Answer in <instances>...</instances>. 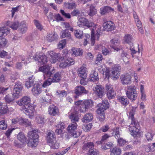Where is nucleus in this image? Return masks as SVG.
Returning <instances> with one entry per match:
<instances>
[{
    "instance_id": "obj_60",
    "label": "nucleus",
    "mask_w": 155,
    "mask_h": 155,
    "mask_svg": "<svg viewBox=\"0 0 155 155\" xmlns=\"http://www.w3.org/2000/svg\"><path fill=\"white\" fill-rule=\"evenodd\" d=\"M94 28H92L91 30V45L92 46H93L94 44Z\"/></svg>"
},
{
    "instance_id": "obj_8",
    "label": "nucleus",
    "mask_w": 155,
    "mask_h": 155,
    "mask_svg": "<svg viewBox=\"0 0 155 155\" xmlns=\"http://www.w3.org/2000/svg\"><path fill=\"white\" fill-rule=\"evenodd\" d=\"M77 126L76 123H72L69 125L67 128L69 133L74 137H77L80 135L79 133L76 131Z\"/></svg>"
},
{
    "instance_id": "obj_52",
    "label": "nucleus",
    "mask_w": 155,
    "mask_h": 155,
    "mask_svg": "<svg viewBox=\"0 0 155 155\" xmlns=\"http://www.w3.org/2000/svg\"><path fill=\"white\" fill-rule=\"evenodd\" d=\"M103 59L102 56L101 54H98L95 61V63L97 65L100 64L102 60Z\"/></svg>"
},
{
    "instance_id": "obj_35",
    "label": "nucleus",
    "mask_w": 155,
    "mask_h": 155,
    "mask_svg": "<svg viewBox=\"0 0 155 155\" xmlns=\"http://www.w3.org/2000/svg\"><path fill=\"white\" fill-rule=\"evenodd\" d=\"M110 151V155H120L121 153V149L116 147L111 148Z\"/></svg>"
},
{
    "instance_id": "obj_61",
    "label": "nucleus",
    "mask_w": 155,
    "mask_h": 155,
    "mask_svg": "<svg viewBox=\"0 0 155 155\" xmlns=\"http://www.w3.org/2000/svg\"><path fill=\"white\" fill-rule=\"evenodd\" d=\"M20 7V6L19 5L15 8H12L11 10V12H12V17H13L14 16L15 12H18V9Z\"/></svg>"
},
{
    "instance_id": "obj_24",
    "label": "nucleus",
    "mask_w": 155,
    "mask_h": 155,
    "mask_svg": "<svg viewBox=\"0 0 155 155\" xmlns=\"http://www.w3.org/2000/svg\"><path fill=\"white\" fill-rule=\"evenodd\" d=\"M71 53L72 55H74L75 56H80L82 55L83 51L79 48H73L71 49Z\"/></svg>"
},
{
    "instance_id": "obj_30",
    "label": "nucleus",
    "mask_w": 155,
    "mask_h": 155,
    "mask_svg": "<svg viewBox=\"0 0 155 155\" xmlns=\"http://www.w3.org/2000/svg\"><path fill=\"white\" fill-rule=\"evenodd\" d=\"M113 48L117 51H118L120 50L122 51V53L121 54V56L124 62H125V61H127V59L130 57L129 55L126 52L122 51L121 49L114 47Z\"/></svg>"
},
{
    "instance_id": "obj_26",
    "label": "nucleus",
    "mask_w": 155,
    "mask_h": 155,
    "mask_svg": "<svg viewBox=\"0 0 155 155\" xmlns=\"http://www.w3.org/2000/svg\"><path fill=\"white\" fill-rule=\"evenodd\" d=\"M78 75L81 78H85L87 77V73L86 68L84 66L81 67L78 69Z\"/></svg>"
},
{
    "instance_id": "obj_7",
    "label": "nucleus",
    "mask_w": 155,
    "mask_h": 155,
    "mask_svg": "<svg viewBox=\"0 0 155 155\" xmlns=\"http://www.w3.org/2000/svg\"><path fill=\"white\" fill-rule=\"evenodd\" d=\"M77 24L79 27L86 26L88 28L93 27V28H95V24L92 22L89 21L87 19L85 18H80L78 20Z\"/></svg>"
},
{
    "instance_id": "obj_29",
    "label": "nucleus",
    "mask_w": 155,
    "mask_h": 155,
    "mask_svg": "<svg viewBox=\"0 0 155 155\" xmlns=\"http://www.w3.org/2000/svg\"><path fill=\"white\" fill-rule=\"evenodd\" d=\"M93 118V117L92 114L87 113L84 116L82 119V121L84 123H87L91 120Z\"/></svg>"
},
{
    "instance_id": "obj_10",
    "label": "nucleus",
    "mask_w": 155,
    "mask_h": 155,
    "mask_svg": "<svg viewBox=\"0 0 155 155\" xmlns=\"http://www.w3.org/2000/svg\"><path fill=\"white\" fill-rule=\"evenodd\" d=\"M97 106L99 108L97 109L96 112L97 114H100L102 112L106 110L109 107V104L108 101L104 100L102 103L98 104Z\"/></svg>"
},
{
    "instance_id": "obj_4",
    "label": "nucleus",
    "mask_w": 155,
    "mask_h": 155,
    "mask_svg": "<svg viewBox=\"0 0 155 155\" xmlns=\"http://www.w3.org/2000/svg\"><path fill=\"white\" fill-rule=\"evenodd\" d=\"M54 132L49 131L48 133L47 140L48 143L51 147L53 149L58 148L59 146L58 143H57L56 138L54 137Z\"/></svg>"
},
{
    "instance_id": "obj_14",
    "label": "nucleus",
    "mask_w": 155,
    "mask_h": 155,
    "mask_svg": "<svg viewBox=\"0 0 155 155\" xmlns=\"http://www.w3.org/2000/svg\"><path fill=\"white\" fill-rule=\"evenodd\" d=\"M88 91L86 90L85 88L82 86H78L75 88L74 93L77 96H80L82 94H87Z\"/></svg>"
},
{
    "instance_id": "obj_34",
    "label": "nucleus",
    "mask_w": 155,
    "mask_h": 155,
    "mask_svg": "<svg viewBox=\"0 0 155 155\" xmlns=\"http://www.w3.org/2000/svg\"><path fill=\"white\" fill-rule=\"evenodd\" d=\"M90 77L91 80L93 82L97 81L99 80L98 74L97 72L94 71L91 72Z\"/></svg>"
},
{
    "instance_id": "obj_55",
    "label": "nucleus",
    "mask_w": 155,
    "mask_h": 155,
    "mask_svg": "<svg viewBox=\"0 0 155 155\" xmlns=\"http://www.w3.org/2000/svg\"><path fill=\"white\" fill-rule=\"evenodd\" d=\"M65 60L68 66L73 65L74 63V60L70 58H68Z\"/></svg>"
},
{
    "instance_id": "obj_59",
    "label": "nucleus",
    "mask_w": 155,
    "mask_h": 155,
    "mask_svg": "<svg viewBox=\"0 0 155 155\" xmlns=\"http://www.w3.org/2000/svg\"><path fill=\"white\" fill-rule=\"evenodd\" d=\"M7 125L4 120L0 121V128L2 130H5L7 127Z\"/></svg>"
},
{
    "instance_id": "obj_22",
    "label": "nucleus",
    "mask_w": 155,
    "mask_h": 155,
    "mask_svg": "<svg viewBox=\"0 0 155 155\" xmlns=\"http://www.w3.org/2000/svg\"><path fill=\"white\" fill-rule=\"evenodd\" d=\"M58 111V108L54 105H51L48 110L49 113L52 116H55L57 114Z\"/></svg>"
},
{
    "instance_id": "obj_31",
    "label": "nucleus",
    "mask_w": 155,
    "mask_h": 155,
    "mask_svg": "<svg viewBox=\"0 0 155 155\" xmlns=\"http://www.w3.org/2000/svg\"><path fill=\"white\" fill-rule=\"evenodd\" d=\"M62 58L61 57L60 54L57 53L54 54V55L50 58V61L51 63H54L57 61H60L62 60Z\"/></svg>"
},
{
    "instance_id": "obj_54",
    "label": "nucleus",
    "mask_w": 155,
    "mask_h": 155,
    "mask_svg": "<svg viewBox=\"0 0 155 155\" xmlns=\"http://www.w3.org/2000/svg\"><path fill=\"white\" fill-rule=\"evenodd\" d=\"M98 115L99 119L100 121H103L105 118V114L104 112L101 113L100 114H97Z\"/></svg>"
},
{
    "instance_id": "obj_64",
    "label": "nucleus",
    "mask_w": 155,
    "mask_h": 155,
    "mask_svg": "<svg viewBox=\"0 0 155 155\" xmlns=\"http://www.w3.org/2000/svg\"><path fill=\"white\" fill-rule=\"evenodd\" d=\"M7 44L6 39L4 38H0V47L5 46Z\"/></svg>"
},
{
    "instance_id": "obj_12",
    "label": "nucleus",
    "mask_w": 155,
    "mask_h": 155,
    "mask_svg": "<svg viewBox=\"0 0 155 155\" xmlns=\"http://www.w3.org/2000/svg\"><path fill=\"white\" fill-rule=\"evenodd\" d=\"M34 58L35 61H38L41 64L46 63L48 61L47 57L45 55L42 54L41 53L40 54L38 52L36 53Z\"/></svg>"
},
{
    "instance_id": "obj_53",
    "label": "nucleus",
    "mask_w": 155,
    "mask_h": 155,
    "mask_svg": "<svg viewBox=\"0 0 155 155\" xmlns=\"http://www.w3.org/2000/svg\"><path fill=\"white\" fill-rule=\"evenodd\" d=\"M53 81H51V78H49L47 80L45 81L42 85L43 87H45L50 85Z\"/></svg>"
},
{
    "instance_id": "obj_42",
    "label": "nucleus",
    "mask_w": 155,
    "mask_h": 155,
    "mask_svg": "<svg viewBox=\"0 0 155 155\" xmlns=\"http://www.w3.org/2000/svg\"><path fill=\"white\" fill-rule=\"evenodd\" d=\"M19 29L22 33H25L27 29V26L23 22H21L19 26Z\"/></svg>"
},
{
    "instance_id": "obj_46",
    "label": "nucleus",
    "mask_w": 155,
    "mask_h": 155,
    "mask_svg": "<svg viewBox=\"0 0 155 155\" xmlns=\"http://www.w3.org/2000/svg\"><path fill=\"white\" fill-rule=\"evenodd\" d=\"M47 40L48 41L51 42L54 41L57 38V36L54 34H48L47 36Z\"/></svg>"
},
{
    "instance_id": "obj_58",
    "label": "nucleus",
    "mask_w": 155,
    "mask_h": 155,
    "mask_svg": "<svg viewBox=\"0 0 155 155\" xmlns=\"http://www.w3.org/2000/svg\"><path fill=\"white\" fill-rule=\"evenodd\" d=\"M60 13L65 18H71V16L70 14L69 13H66L64 10H60Z\"/></svg>"
},
{
    "instance_id": "obj_27",
    "label": "nucleus",
    "mask_w": 155,
    "mask_h": 155,
    "mask_svg": "<svg viewBox=\"0 0 155 155\" xmlns=\"http://www.w3.org/2000/svg\"><path fill=\"white\" fill-rule=\"evenodd\" d=\"M8 111V110L6 104L0 102V114H5Z\"/></svg>"
},
{
    "instance_id": "obj_32",
    "label": "nucleus",
    "mask_w": 155,
    "mask_h": 155,
    "mask_svg": "<svg viewBox=\"0 0 155 155\" xmlns=\"http://www.w3.org/2000/svg\"><path fill=\"white\" fill-rule=\"evenodd\" d=\"M69 117L73 123H76V122L78 121L79 119L78 115L75 112L71 113L69 115Z\"/></svg>"
},
{
    "instance_id": "obj_57",
    "label": "nucleus",
    "mask_w": 155,
    "mask_h": 155,
    "mask_svg": "<svg viewBox=\"0 0 155 155\" xmlns=\"http://www.w3.org/2000/svg\"><path fill=\"white\" fill-rule=\"evenodd\" d=\"M113 144L111 143H108L105 145H102L101 148L102 149H104V150L108 149L113 146Z\"/></svg>"
},
{
    "instance_id": "obj_44",
    "label": "nucleus",
    "mask_w": 155,
    "mask_h": 155,
    "mask_svg": "<svg viewBox=\"0 0 155 155\" xmlns=\"http://www.w3.org/2000/svg\"><path fill=\"white\" fill-rule=\"evenodd\" d=\"M75 37L78 39H81L83 37V31L79 30H75L74 32Z\"/></svg>"
},
{
    "instance_id": "obj_2",
    "label": "nucleus",
    "mask_w": 155,
    "mask_h": 155,
    "mask_svg": "<svg viewBox=\"0 0 155 155\" xmlns=\"http://www.w3.org/2000/svg\"><path fill=\"white\" fill-rule=\"evenodd\" d=\"M135 109V108H133L129 113V118H131L132 121L131 124L130 125L129 130L131 135L134 137H140V134L138 128L139 124L137 121L135 120L134 117Z\"/></svg>"
},
{
    "instance_id": "obj_56",
    "label": "nucleus",
    "mask_w": 155,
    "mask_h": 155,
    "mask_svg": "<svg viewBox=\"0 0 155 155\" xmlns=\"http://www.w3.org/2000/svg\"><path fill=\"white\" fill-rule=\"evenodd\" d=\"M117 142L120 146H122L125 144L126 141L122 138H120L118 139Z\"/></svg>"
},
{
    "instance_id": "obj_62",
    "label": "nucleus",
    "mask_w": 155,
    "mask_h": 155,
    "mask_svg": "<svg viewBox=\"0 0 155 155\" xmlns=\"http://www.w3.org/2000/svg\"><path fill=\"white\" fill-rule=\"evenodd\" d=\"M110 128L108 125L106 124L100 128V130L103 132H107Z\"/></svg>"
},
{
    "instance_id": "obj_40",
    "label": "nucleus",
    "mask_w": 155,
    "mask_h": 155,
    "mask_svg": "<svg viewBox=\"0 0 155 155\" xmlns=\"http://www.w3.org/2000/svg\"><path fill=\"white\" fill-rule=\"evenodd\" d=\"M61 37L64 38H70L71 36V33L69 31L68 29H66L62 31L60 33Z\"/></svg>"
},
{
    "instance_id": "obj_45",
    "label": "nucleus",
    "mask_w": 155,
    "mask_h": 155,
    "mask_svg": "<svg viewBox=\"0 0 155 155\" xmlns=\"http://www.w3.org/2000/svg\"><path fill=\"white\" fill-rule=\"evenodd\" d=\"M112 134L116 138H118L120 137V133L118 127L114 128L113 129Z\"/></svg>"
},
{
    "instance_id": "obj_13",
    "label": "nucleus",
    "mask_w": 155,
    "mask_h": 155,
    "mask_svg": "<svg viewBox=\"0 0 155 155\" xmlns=\"http://www.w3.org/2000/svg\"><path fill=\"white\" fill-rule=\"evenodd\" d=\"M121 70V67L118 65H115L112 68L111 76L114 79H117L119 76V72Z\"/></svg>"
},
{
    "instance_id": "obj_17",
    "label": "nucleus",
    "mask_w": 155,
    "mask_h": 155,
    "mask_svg": "<svg viewBox=\"0 0 155 155\" xmlns=\"http://www.w3.org/2000/svg\"><path fill=\"white\" fill-rule=\"evenodd\" d=\"M104 28L105 30L111 31L114 29L115 25L111 21H109L104 24Z\"/></svg>"
},
{
    "instance_id": "obj_6",
    "label": "nucleus",
    "mask_w": 155,
    "mask_h": 155,
    "mask_svg": "<svg viewBox=\"0 0 155 155\" xmlns=\"http://www.w3.org/2000/svg\"><path fill=\"white\" fill-rule=\"evenodd\" d=\"M39 71L43 73V76L44 79L51 76L54 72V68L53 67H50L48 65L40 67L39 68Z\"/></svg>"
},
{
    "instance_id": "obj_41",
    "label": "nucleus",
    "mask_w": 155,
    "mask_h": 155,
    "mask_svg": "<svg viewBox=\"0 0 155 155\" xmlns=\"http://www.w3.org/2000/svg\"><path fill=\"white\" fill-rule=\"evenodd\" d=\"M64 6L66 8L68 9H72L75 8L77 5L74 2L71 3L65 2Z\"/></svg>"
},
{
    "instance_id": "obj_5",
    "label": "nucleus",
    "mask_w": 155,
    "mask_h": 155,
    "mask_svg": "<svg viewBox=\"0 0 155 155\" xmlns=\"http://www.w3.org/2000/svg\"><path fill=\"white\" fill-rule=\"evenodd\" d=\"M126 94L128 98L132 101L136 100L137 96V94L136 90V87L133 85L127 86V91Z\"/></svg>"
},
{
    "instance_id": "obj_3",
    "label": "nucleus",
    "mask_w": 155,
    "mask_h": 155,
    "mask_svg": "<svg viewBox=\"0 0 155 155\" xmlns=\"http://www.w3.org/2000/svg\"><path fill=\"white\" fill-rule=\"evenodd\" d=\"M38 135L37 130H32L28 132L27 134L28 140L27 143L29 147H36L38 143Z\"/></svg>"
},
{
    "instance_id": "obj_51",
    "label": "nucleus",
    "mask_w": 155,
    "mask_h": 155,
    "mask_svg": "<svg viewBox=\"0 0 155 155\" xmlns=\"http://www.w3.org/2000/svg\"><path fill=\"white\" fill-rule=\"evenodd\" d=\"M99 152L96 149H92L89 152L88 154L89 155H98Z\"/></svg>"
},
{
    "instance_id": "obj_39",
    "label": "nucleus",
    "mask_w": 155,
    "mask_h": 155,
    "mask_svg": "<svg viewBox=\"0 0 155 155\" xmlns=\"http://www.w3.org/2000/svg\"><path fill=\"white\" fill-rule=\"evenodd\" d=\"M61 73L57 72L54 75L52 78L51 79V81L53 82H58L61 79Z\"/></svg>"
},
{
    "instance_id": "obj_49",
    "label": "nucleus",
    "mask_w": 155,
    "mask_h": 155,
    "mask_svg": "<svg viewBox=\"0 0 155 155\" xmlns=\"http://www.w3.org/2000/svg\"><path fill=\"white\" fill-rule=\"evenodd\" d=\"M56 93L57 96L59 97H63L64 96H66L67 94L66 91L64 90L57 91H56Z\"/></svg>"
},
{
    "instance_id": "obj_23",
    "label": "nucleus",
    "mask_w": 155,
    "mask_h": 155,
    "mask_svg": "<svg viewBox=\"0 0 155 155\" xmlns=\"http://www.w3.org/2000/svg\"><path fill=\"white\" fill-rule=\"evenodd\" d=\"M14 94L13 92V94H8L6 95L4 97V99L5 101L7 103L9 104L13 101L15 98L17 96L16 94Z\"/></svg>"
},
{
    "instance_id": "obj_21",
    "label": "nucleus",
    "mask_w": 155,
    "mask_h": 155,
    "mask_svg": "<svg viewBox=\"0 0 155 155\" xmlns=\"http://www.w3.org/2000/svg\"><path fill=\"white\" fill-rule=\"evenodd\" d=\"M96 94L100 97L103 96L104 93V89L101 85H97L95 87Z\"/></svg>"
},
{
    "instance_id": "obj_43",
    "label": "nucleus",
    "mask_w": 155,
    "mask_h": 155,
    "mask_svg": "<svg viewBox=\"0 0 155 155\" xmlns=\"http://www.w3.org/2000/svg\"><path fill=\"white\" fill-rule=\"evenodd\" d=\"M17 138L21 142L24 143L26 141V138L24 134L21 133H19L17 136Z\"/></svg>"
},
{
    "instance_id": "obj_20",
    "label": "nucleus",
    "mask_w": 155,
    "mask_h": 155,
    "mask_svg": "<svg viewBox=\"0 0 155 155\" xmlns=\"http://www.w3.org/2000/svg\"><path fill=\"white\" fill-rule=\"evenodd\" d=\"M31 91L35 95H37L40 94L41 92V90L39 85L35 84L31 90Z\"/></svg>"
},
{
    "instance_id": "obj_19",
    "label": "nucleus",
    "mask_w": 155,
    "mask_h": 155,
    "mask_svg": "<svg viewBox=\"0 0 155 155\" xmlns=\"http://www.w3.org/2000/svg\"><path fill=\"white\" fill-rule=\"evenodd\" d=\"M94 144L93 142H88L84 144L82 149L84 150H88L89 152L91 150L94 149Z\"/></svg>"
},
{
    "instance_id": "obj_15",
    "label": "nucleus",
    "mask_w": 155,
    "mask_h": 155,
    "mask_svg": "<svg viewBox=\"0 0 155 155\" xmlns=\"http://www.w3.org/2000/svg\"><path fill=\"white\" fill-rule=\"evenodd\" d=\"M131 78V76L128 74L122 75L120 78L121 83L123 85L130 84Z\"/></svg>"
},
{
    "instance_id": "obj_18",
    "label": "nucleus",
    "mask_w": 155,
    "mask_h": 155,
    "mask_svg": "<svg viewBox=\"0 0 155 155\" xmlns=\"http://www.w3.org/2000/svg\"><path fill=\"white\" fill-rule=\"evenodd\" d=\"M114 11V8L108 6H105L100 8V13L101 15H104L111 12L112 11Z\"/></svg>"
},
{
    "instance_id": "obj_16",
    "label": "nucleus",
    "mask_w": 155,
    "mask_h": 155,
    "mask_svg": "<svg viewBox=\"0 0 155 155\" xmlns=\"http://www.w3.org/2000/svg\"><path fill=\"white\" fill-rule=\"evenodd\" d=\"M23 87L22 86V83L20 81L17 82L15 85L13 92L17 96L19 94L20 92L22 90Z\"/></svg>"
},
{
    "instance_id": "obj_28",
    "label": "nucleus",
    "mask_w": 155,
    "mask_h": 155,
    "mask_svg": "<svg viewBox=\"0 0 155 155\" xmlns=\"http://www.w3.org/2000/svg\"><path fill=\"white\" fill-rule=\"evenodd\" d=\"M9 33L10 29L6 26H4L0 27V37L3 36H6Z\"/></svg>"
},
{
    "instance_id": "obj_63",
    "label": "nucleus",
    "mask_w": 155,
    "mask_h": 155,
    "mask_svg": "<svg viewBox=\"0 0 155 155\" xmlns=\"http://www.w3.org/2000/svg\"><path fill=\"white\" fill-rule=\"evenodd\" d=\"M34 21V23L36 27L39 29L41 30L42 29L43 27L42 25L39 23V21L38 20H35Z\"/></svg>"
},
{
    "instance_id": "obj_38",
    "label": "nucleus",
    "mask_w": 155,
    "mask_h": 155,
    "mask_svg": "<svg viewBox=\"0 0 155 155\" xmlns=\"http://www.w3.org/2000/svg\"><path fill=\"white\" fill-rule=\"evenodd\" d=\"M97 12V10L95 7L93 5H91L89 7L88 15L91 17L95 15Z\"/></svg>"
},
{
    "instance_id": "obj_47",
    "label": "nucleus",
    "mask_w": 155,
    "mask_h": 155,
    "mask_svg": "<svg viewBox=\"0 0 155 155\" xmlns=\"http://www.w3.org/2000/svg\"><path fill=\"white\" fill-rule=\"evenodd\" d=\"M153 135L154 133L151 130H150L148 132H147L145 134L146 137L148 141L151 140Z\"/></svg>"
},
{
    "instance_id": "obj_33",
    "label": "nucleus",
    "mask_w": 155,
    "mask_h": 155,
    "mask_svg": "<svg viewBox=\"0 0 155 155\" xmlns=\"http://www.w3.org/2000/svg\"><path fill=\"white\" fill-rule=\"evenodd\" d=\"M35 121L39 124H43L45 122L46 120L43 115H38L36 117Z\"/></svg>"
},
{
    "instance_id": "obj_1",
    "label": "nucleus",
    "mask_w": 155,
    "mask_h": 155,
    "mask_svg": "<svg viewBox=\"0 0 155 155\" xmlns=\"http://www.w3.org/2000/svg\"><path fill=\"white\" fill-rule=\"evenodd\" d=\"M31 99L28 96H24L20 101H18L17 104L20 106H22L21 110L28 116L29 117L32 119L34 115L35 108L31 104H30Z\"/></svg>"
},
{
    "instance_id": "obj_25",
    "label": "nucleus",
    "mask_w": 155,
    "mask_h": 155,
    "mask_svg": "<svg viewBox=\"0 0 155 155\" xmlns=\"http://www.w3.org/2000/svg\"><path fill=\"white\" fill-rule=\"evenodd\" d=\"M19 22L18 21L12 22L11 24H10V21H8L5 24V25L6 26H9L14 30H16L18 27H19Z\"/></svg>"
},
{
    "instance_id": "obj_11",
    "label": "nucleus",
    "mask_w": 155,
    "mask_h": 155,
    "mask_svg": "<svg viewBox=\"0 0 155 155\" xmlns=\"http://www.w3.org/2000/svg\"><path fill=\"white\" fill-rule=\"evenodd\" d=\"M106 90L107 97L109 99H111L115 97L116 93L110 84H107L106 85Z\"/></svg>"
},
{
    "instance_id": "obj_50",
    "label": "nucleus",
    "mask_w": 155,
    "mask_h": 155,
    "mask_svg": "<svg viewBox=\"0 0 155 155\" xmlns=\"http://www.w3.org/2000/svg\"><path fill=\"white\" fill-rule=\"evenodd\" d=\"M66 42L65 40H63L60 41L58 45V47L59 49H62L63 48L65 45L66 44Z\"/></svg>"
},
{
    "instance_id": "obj_36",
    "label": "nucleus",
    "mask_w": 155,
    "mask_h": 155,
    "mask_svg": "<svg viewBox=\"0 0 155 155\" xmlns=\"http://www.w3.org/2000/svg\"><path fill=\"white\" fill-rule=\"evenodd\" d=\"M118 100L120 103L125 106L128 104L129 102L128 99L126 97L124 96L120 97Z\"/></svg>"
},
{
    "instance_id": "obj_48",
    "label": "nucleus",
    "mask_w": 155,
    "mask_h": 155,
    "mask_svg": "<svg viewBox=\"0 0 155 155\" xmlns=\"http://www.w3.org/2000/svg\"><path fill=\"white\" fill-rule=\"evenodd\" d=\"M35 78L31 79V80L26 81L25 83V85L28 88L34 85Z\"/></svg>"
},
{
    "instance_id": "obj_37",
    "label": "nucleus",
    "mask_w": 155,
    "mask_h": 155,
    "mask_svg": "<svg viewBox=\"0 0 155 155\" xmlns=\"http://www.w3.org/2000/svg\"><path fill=\"white\" fill-rule=\"evenodd\" d=\"M124 40L126 43L130 44V45L133 46V38L132 35L129 34L126 35L124 37Z\"/></svg>"
},
{
    "instance_id": "obj_9",
    "label": "nucleus",
    "mask_w": 155,
    "mask_h": 155,
    "mask_svg": "<svg viewBox=\"0 0 155 155\" xmlns=\"http://www.w3.org/2000/svg\"><path fill=\"white\" fill-rule=\"evenodd\" d=\"M93 102L91 100H85L82 102L80 106V110L81 112H85L88 108L93 106Z\"/></svg>"
}]
</instances>
